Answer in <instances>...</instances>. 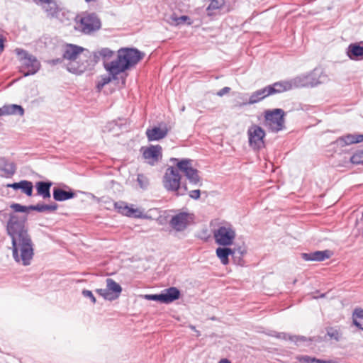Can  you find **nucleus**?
I'll list each match as a JSON object with an SVG mask.
<instances>
[{
	"instance_id": "nucleus-1",
	"label": "nucleus",
	"mask_w": 363,
	"mask_h": 363,
	"mask_svg": "<svg viewBox=\"0 0 363 363\" xmlns=\"http://www.w3.org/2000/svg\"><path fill=\"white\" fill-rule=\"evenodd\" d=\"M27 216L11 213L6 223V233L11 240L12 257L19 265H30L34 257V244L26 226Z\"/></svg>"
},
{
	"instance_id": "nucleus-2",
	"label": "nucleus",
	"mask_w": 363,
	"mask_h": 363,
	"mask_svg": "<svg viewBox=\"0 0 363 363\" xmlns=\"http://www.w3.org/2000/svg\"><path fill=\"white\" fill-rule=\"evenodd\" d=\"M144 53L136 48H123L118 50L117 58L104 64L108 74L101 75L96 87L100 91L104 86L113 79L117 75L137 65L144 57Z\"/></svg>"
},
{
	"instance_id": "nucleus-3",
	"label": "nucleus",
	"mask_w": 363,
	"mask_h": 363,
	"mask_svg": "<svg viewBox=\"0 0 363 363\" xmlns=\"http://www.w3.org/2000/svg\"><path fill=\"white\" fill-rule=\"evenodd\" d=\"M89 52L82 47L67 44L63 50V60H67L69 63L67 65V70L72 73L80 74L84 72L91 63L89 61Z\"/></svg>"
},
{
	"instance_id": "nucleus-4",
	"label": "nucleus",
	"mask_w": 363,
	"mask_h": 363,
	"mask_svg": "<svg viewBox=\"0 0 363 363\" xmlns=\"http://www.w3.org/2000/svg\"><path fill=\"white\" fill-rule=\"evenodd\" d=\"M295 88L314 87L329 81L328 76L321 68H315L312 72L294 77Z\"/></svg>"
},
{
	"instance_id": "nucleus-5",
	"label": "nucleus",
	"mask_w": 363,
	"mask_h": 363,
	"mask_svg": "<svg viewBox=\"0 0 363 363\" xmlns=\"http://www.w3.org/2000/svg\"><path fill=\"white\" fill-rule=\"evenodd\" d=\"M163 186L167 191L174 192L177 196H184L188 189L186 184L181 185V175L178 168L169 167L163 177Z\"/></svg>"
},
{
	"instance_id": "nucleus-6",
	"label": "nucleus",
	"mask_w": 363,
	"mask_h": 363,
	"mask_svg": "<svg viewBox=\"0 0 363 363\" xmlns=\"http://www.w3.org/2000/svg\"><path fill=\"white\" fill-rule=\"evenodd\" d=\"M16 53L20 60L19 70L23 76L35 74L40 69V63L35 56L20 49H16Z\"/></svg>"
},
{
	"instance_id": "nucleus-7",
	"label": "nucleus",
	"mask_w": 363,
	"mask_h": 363,
	"mask_svg": "<svg viewBox=\"0 0 363 363\" xmlns=\"http://www.w3.org/2000/svg\"><path fill=\"white\" fill-rule=\"evenodd\" d=\"M236 237L235 228L229 223L219 225L213 230V238L216 244L221 246L233 245Z\"/></svg>"
},
{
	"instance_id": "nucleus-8",
	"label": "nucleus",
	"mask_w": 363,
	"mask_h": 363,
	"mask_svg": "<svg viewBox=\"0 0 363 363\" xmlns=\"http://www.w3.org/2000/svg\"><path fill=\"white\" fill-rule=\"evenodd\" d=\"M284 111L281 108L265 111V125L274 133L281 130L284 127Z\"/></svg>"
},
{
	"instance_id": "nucleus-9",
	"label": "nucleus",
	"mask_w": 363,
	"mask_h": 363,
	"mask_svg": "<svg viewBox=\"0 0 363 363\" xmlns=\"http://www.w3.org/2000/svg\"><path fill=\"white\" fill-rule=\"evenodd\" d=\"M170 160L176 162L177 167L184 174L189 183L194 185H197L200 183L201 178L199 175V172L196 169L193 168L191 160L182 159L179 160L177 158H172Z\"/></svg>"
},
{
	"instance_id": "nucleus-10",
	"label": "nucleus",
	"mask_w": 363,
	"mask_h": 363,
	"mask_svg": "<svg viewBox=\"0 0 363 363\" xmlns=\"http://www.w3.org/2000/svg\"><path fill=\"white\" fill-rule=\"evenodd\" d=\"M101 23L95 13H86L81 18L79 29L84 34H90L101 28Z\"/></svg>"
},
{
	"instance_id": "nucleus-11",
	"label": "nucleus",
	"mask_w": 363,
	"mask_h": 363,
	"mask_svg": "<svg viewBox=\"0 0 363 363\" xmlns=\"http://www.w3.org/2000/svg\"><path fill=\"white\" fill-rule=\"evenodd\" d=\"M114 207L117 211L123 216L133 218H147L143 208L135 207V205H128L124 201H118L114 203Z\"/></svg>"
},
{
	"instance_id": "nucleus-12",
	"label": "nucleus",
	"mask_w": 363,
	"mask_h": 363,
	"mask_svg": "<svg viewBox=\"0 0 363 363\" xmlns=\"http://www.w3.org/2000/svg\"><path fill=\"white\" fill-rule=\"evenodd\" d=\"M249 145L253 149L259 150L264 147V130L257 125H252L247 130Z\"/></svg>"
},
{
	"instance_id": "nucleus-13",
	"label": "nucleus",
	"mask_w": 363,
	"mask_h": 363,
	"mask_svg": "<svg viewBox=\"0 0 363 363\" xmlns=\"http://www.w3.org/2000/svg\"><path fill=\"white\" fill-rule=\"evenodd\" d=\"M122 291L121 286L113 279H106V288L98 289L96 292L106 300L113 301L118 298Z\"/></svg>"
},
{
	"instance_id": "nucleus-14",
	"label": "nucleus",
	"mask_w": 363,
	"mask_h": 363,
	"mask_svg": "<svg viewBox=\"0 0 363 363\" xmlns=\"http://www.w3.org/2000/svg\"><path fill=\"white\" fill-rule=\"evenodd\" d=\"M143 156L150 164L154 165L162 157V147L159 145H150L144 150Z\"/></svg>"
},
{
	"instance_id": "nucleus-15",
	"label": "nucleus",
	"mask_w": 363,
	"mask_h": 363,
	"mask_svg": "<svg viewBox=\"0 0 363 363\" xmlns=\"http://www.w3.org/2000/svg\"><path fill=\"white\" fill-rule=\"evenodd\" d=\"M188 213L182 212L172 217L169 225L177 231L184 230L188 224Z\"/></svg>"
},
{
	"instance_id": "nucleus-16",
	"label": "nucleus",
	"mask_w": 363,
	"mask_h": 363,
	"mask_svg": "<svg viewBox=\"0 0 363 363\" xmlns=\"http://www.w3.org/2000/svg\"><path fill=\"white\" fill-rule=\"evenodd\" d=\"M294 79L289 80L281 81L274 83L272 85L267 86V88L270 91V95L276 93H281L283 91H289L295 88L294 84Z\"/></svg>"
},
{
	"instance_id": "nucleus-17",
	"label": "nucleus",
	"mask_w": 363,
	"mask_h": 363,
	"mask_svg": "<svg viewBox=\"0 0 363 363\" xmlns=\"http://www.w3.org/2000/svg\"><path fill=\"white\" fill-rule=\"evenodd\" d=\"M332 255V252L328 250L323 251H314L308 253H302L301 257L305 261L322 262L329 259Z\"/></svg>"
},
{
	"instance_id": "nucleus-18",
	"label": "nucleus",
	"mask_w": 363,
	"mask_h": 363,
	"mask_svg": "<svg viewBox=\"0 0 363 363\" xmlns=\"http://www.w3.org/2000/svg\"><path fill=\"white\" fill-rule=\"evenodd\" d=\"M113 55V52L107 48H104L99 50L96 52H93L92 54L89 52V61L91 63L90 67L94 66L96 63H97L100 59L108 60L111 58Z\"/></svg>"
},
{
	"instance_id": "nucleus-19",
	"label": "nucleus",
	"mask_w": 363,
	"mask_h": 363,
	"mask_svg": "<svg viewBox=\"0 0 363 363\" xmlns=\"http://www.w3.org/2000/svg\"><path fill=\"white\" fill-rule=\"evenodd\" d=\"M216 254L220 262L224 265L228 264L230 255L233 257L234 262H236V252L231 248L227 247V246L218 247L216 250Z\"/></svg>"
},
{
	"instance_id": "nucleus-20",
	"label": "nucleus",
	"mask_w": 363,
	"mask_h": 363,
	"mask_svg": "<svg viewBox=\"0 0 363 363\" xmlns=\"http://www.w3.org/2000/svg\"><path fill=\"white\" fill-rule=\"evenodd\" d=\"M168 129L166 126L164 128L153 127L152 128H147L145 134L149 141L160 140L167 136Z\"/></svg>"
},
{
	"instance_id": "nucleus-21",
	"label": "nucleus",
	"mask_w": 363,
	"mask_h": 363,
	"mask_svg": "<svg viewBox=\"0 0 363 363\" xmlns=\"http://www.w3.org/2000/svg\"><path fill=\"white\" fill-rule=\"evenodd\" d=\"M6 186L14 190L21 189L28 196H31L33 194V185L30 181L21 180L19 182L9 184Z\"/></svg>"
},
{
	"instance_id": "nucleus-22",
	"label": "nucleus",
	"mask_w": 363,
	"mask_h": 363,
	"mask_svg": "<svg viewBox=\"0 0 363 363\" xmlns=\"http://www.w3.org/2000/svg\"><path fill=\"white\" fill-rule=\"evenodd\" d=\"M52 183L51 182H44L40 181L35 183V189L37 190V194L42 196L44 199H50L51 196L50 194V187L52 186Z\"/></svg>"
},
{
	"instance_id": "nucleus-23",
	"label": "nucleus",
	"mask_w": 363,
	"mask_h": 363,
	"mask_svg": "<svg viewBox=\"0 0 363 363\" xmlns=\"http://www.w3.org/2000/svg\"><path fill=\"white\" fill-rule=\"evenodd\" d=\"M53 199L57 201H64L74 197L75 194L72 190L66 191L59 187H55L52 190Z\"/></svg>"
},
{
	"instance_id": "nucleus-24",
	"label": "nucleus",
	"mask_w": 363,
	"mask_h": 363,
	"mask_svg": "<svg viewBox=\"0 0 363 363\" xmlns=\"http://www.w3.org/2000/svg\"><path fill=\"white\" fill-rule=\"evenodd\" d=\"M163 303H170L180 297V291L176 287H169L162 292Z\"/></svg>"
},
{
	"instance_id": "nucleus-25",
	"label": "nucleus",
	"mask_w": 363,
	"mask_h": 363,
	"mask_svg": "<svg viewBox=\"0 0 363 363\" xmlns=\"http://www.w3.org/2000/svg\"><path fill=\"white\" fill-rule=\"evenodd\" d=\"M1 116L4 115H19L21 116L24 115L23 108L17 104L4 105L0 108Z\"/></svg>"
},
{
	"instance_id": "nucleus-26",
	"label": "nucleus",
	"mask_w": 363,
	"mask_h": 363,
	"mask_svg": "<svg viewBox=\"0 0 363 363\" xmlns=\"http://www.w3.org/2000/svg\"><path fill=\"white\" fill-rule=\"evenodd\" d=\"M347 54L351 60H358L362 59L363 47L357 43L350 44L347 48Z\"/></svg>"
},
{
	"instance_id": "nucleus-27",
	"label": "nucleus",
	"mask_w": 363,
	"mask_h": 363,
	"mask_svg": "<svg viewBox=\"0 0 363 363\" xmlns=\"http://www.w3.org/2000/svg\"><path fill=\"white\" fill-rule=\"evenodd\" d=\"M36 4H43V9L48 16H55L58 12V6L55 1L52 0H35Z\"/></svg>"
},
{
	"instance_id": "nucleus-28",
	"label": "nucleus",
	"mask_w": 363,
	"mask_h": 363,
	"mask_svg": "<svg viewBox=\"0 0 363 363\" xmlns=\"http://www.w3.org/2000/svg\"><path fill=\"white\" fill-rule=\"evenodd\" d=\"M270 95V91H268L267 86L259 89L255 92H253L250 96L249 101L247 103H245L244 104H254L264 99L265 97Z\"/></svg>"
},
{
	"instance_id": "nucleus-29",
	"label": "nucleus",
	"mask_w": 363,
	"mask_h": 363,
	"mask_svg": "<svg viewBox=\"0 0 363 363\" xmlns=\"http://www.w3.org/2000/svg\"><path fill=\"white\" fill-rule=\"evenodd\" d=\"M16 165L13 162L9 161L5 157H0V170L7 176H12L16 172Z\"/></svg>"
},
{
	"instance_id": "nucleus-30",
	"label": "nucleus",
	"mask_w": 363,
	"mask_h": 363,
	"mask_svg": "<svg viewBox=\"0 0 363 363\" xmlns=\"http://www.w3.org/2000/svg\"><path fill=\"white\" fill-rule=\"evenodd\" d=\"M352 319L354 325L363 330V309L356 308L354 311Z\"/></svg>"
},
{
	"instance_id": "nucleus-31",
	"label": "nucleus",
	"mask_w": 363,
	"mask_h": 363,
	"mask_svg": "<svg viewBox=\"0 0 363 363\" xmlns=\"http://www.w3.org/2000/svg\"><path fill=\"white\" fill-rule=\"evenodd\" d=\"M225 4V0H211V2L207 7L208 14L211 15V11L219 9Z\"/></svg>"
},
{
	"instance_id": "nucleus-32",
	"label": "nucleus",
	"mask_w": 363,
	"mask_h": 363,
	"mask_svg": "<svg viewBox=\"0 0 363 363\" xmlns=\"http://www.w3.org/2000/svg\"><path fill=\"white\" fill-rule=\"evenodd\" d=\"M171 18L174 22V23L176 25L184 24V23H186L187 25H191L192 23L191 18L187 16H181L179 17H177V16L173 15L171 17Z\"/></svg>"
},
{
	"instance_id": "nucleus-33",
	"label": "nucleus",
	"mask_w": 363,
	"mask_h": 363,
	"mask_svg": "<svg viewBox=\"0 0 363 363\" xmlns=\"http://www.w3.org/2000/svg\"><path fill=\"white\" fill-rule=\"evenodd\" d=\"M350 162L354 164H363V150L357 151L350 157Z\"/></svg>"
},
{
	"instance_id": "nucleus-34",
	"label": "nucleus",
	"mask_w": 363,
	"mask_h": 363,
	"mask_svg": "<svg viewBox=\"0 0 363 363\" xmlns=\"http://www.w3.org/2000/svg\"><path fill=\"white\" fill-rule=\"evenodd\" d=\"M10 208L13 209L16 213H28L29 212V206H23L20 203H13L11 204Z\"/></svg>"
},
{
	"instance_id": "nucleus-35",
	"label": "nucleus",
	"mask_w": 363,
	"mask_h": 363,
	"mask_svg": "<svg viewBox=\"0 0 363 363\" xmlns=\"http://www.w3.org/2000/svg\"><path fill=\"white\" fill-rule=\"evenodd\" d=\"M327 335L331 338L336 341H339L341 339V333L340 331L334 328H330L327 330Z\"/></svg>"
},
{
	"instance_id": "nucleus-36",
	"label": "nucleus",
	"mask_w": 363,
	"mask_h": 363,
	"mask_svg": "<svg viewBox=\"0 0 363 363\" xmlns=\"http://www.w3.org/2000/svg\"><path fill=\"white\" fill-rule=\"evenodd\" d=\"M287 336H288V335L286 333H280V334H279V335L277 337L279 338L286 339ZM289 338L290 340H291L292 342H294L296 343H297L299 341H306V337L304 336H296V335L289 336Z\"/></svg>"
},
{
	"instance_id": "nucleus-37",
	"label": "nucleus",
	"mask_w": 363,
	"mask_h": 363,
	"mask_svg": "<svg viewBox=\"0 0 363 363\" xmlns=\"http://www.w3.org/2000/svg\"><path fill=\"white\" fill-rule=\"evenodd\" d=\"M339 141L343 142L345 145H352L355 143V135L354 134H347L344 135L338 139Z\"/></svg>"
},
{
	"instance_id": "nucleus-38",
	"label": "nucleus",
	"mask_w": 363,
	"mask_h": 363,
	"mask_svg": "<svg viewBox=\"0 0 363 363\" xmlns=\"http://www.w3.org/2000/svg\"><path fill=\"white\" fill-rule=\"evenodd\" d=\"M137 182L142 189H146L149 185L147 177L143 174H138Z\"/></svg>"
},
{
	"instance_id": "nucleus-39",
	"label": "nucleus",
	"mask_w": 363,
	"mask_h": 363,
	"mask_svg": "<svg viewBox=\"0 0 363 363\" xmlns=\"http://www.w3.org/2000/svg\"><path fill=\"white\" fill-rule=\"evenodd\" d=\"M296 359L300 363H315L316 358L308 355H299L296 357Z\"/></svg>"
},
{
	"instance_id": "nucleus-40",
	"label": "nucleus",
	"mask_w": 363,
	"mask_h": 363,
	"mask_svg": "<svg viewBox=\"0 0 363 363\" xmlns=\"http://www.w3.org/2000/svg\"><path fill=\"white\" fill-rule=\"evenodd\" d=\"M145 298L149 301H155L160 303H163L162 294H147L145 296Z\"/></svg>"
},
{
	"instance_id": "nucleus-41",
	"label": "nucleus",
	"mask_w": 363,
	"mask_h": 363,
	"mask_svg": "<svg viewBox=\"0 0 363 363\" xmlns=\"http://www.w3.org/2000/svg\"><path fill=\"white\" fill-rule=\"evenodd\" d=\"M36 211L38 212L46 211V204L30 205L29 206V211Z\"/></svg>"
},
{
	"instance_id": "nucleus-42",
	"label": "nucleus",
	"mask_w": 363,
	"mask_h": 363,
	"mask_svg": "<svg viewBox=\"0 0 363 363\" xmlns=\"http://www.w3.org/2000/svg\"><path fill=\"white\" fill-rule=\"evenodd\" d=\"M82 293L84 297L89 298L93 303H96V298L94 297L93 293L91 291L84 289L82 291Z\"/></svg>"
},
{
	"instance_id": "nucleus-43",
	"label": "nucleus",
	"mask_w": 363,
	"mask_h": 363,
	"mask_svg": "<svg viewBox=\"0 0 363 363\" xmlns=\"http://www.w3.org/2000/svg\"><path fill=\"white\" fill-rule=\"evenodd\" d=\"M189 196L193 199H199L200 198L201 191L199 189L192 190L189 192Z\"/></svg>"
},
{
	"instance_id": "nucleus-44",
	"label": "nucleus",
	"mask_w": 363,
	"mask_h": 363,
	"mask_svg": "<svg viewBox=\"0 0 363 363\" xmlns=\"http://www.w3.org/2000/svg\"><path fill=\"white\" fill-rule=\"evenodd\" d=\"M230 91V87H228V86H225L223 89H221L220 90H219L218 92H217V95L218 96H223V95L229 93V91Z\"/></svg>"
},
{
	"instance_id": "nucleus-45",
	"label": "nucleus",
	"mask_w": 363,
	"mask_h": 363,
	"mask_svg": "<svg viewBox=\"0 0 363 363\" xmlns=\"http://www.w3.org/2000/svg\"><path fill=\"white\" fill-rule=\"evenodd\" d=\"M58 208V205L56 203H53L51 204H46V211H54L57 210Z\"/></svg>"
},
{
	"instance_id": "nucleus-46",
	"label": "nucleus",
	"mask_w": 363,
	"mask_h": 363,
	"mask_svg": "<svg viewBox=\"0 0 363 363\" xmlns=\"http://www.w3.org/2000/svg\"><path fill=\"white\" fill-rule=\"evenodd\" d=\"M233 250L236 252V255H240V258L242 257V256L246 253V250L241 247Z\"/></svg>"
},
{
	"instance_id": "nucleus-47",
	"label": "nucleus",
	"mask_w": 363,
	"mask_h": 363,
	"mask_svg": "<svg viewBox=\"0 0 363 363\" xmlns=\"http://www.w3.org/2000/svg\"><path fill=\"white\" fill-rule=\"evenodd\" d=\"M355 135V143L363 142V134H354Z\"/></svg>"
},
{
	"instance_id": "nucleus-48",
	"label": "nucleus",
	"mask_w": 363,
	"mask_h": 363,
	"mask_svg": "<svg viewBox=\"0 0 363 363\" xmlns=\"http://www.w3.org/2000/svg\"><path fill=\"white\" fill-rule=\"evenodd\" d=\"M315 363H337V362L334 360H323L316 358Z\"/></svg>"
},
{
	"instance_id": "nucleus-49",
	"label": "nucleus",
	"mask_w": 363,
	"mask_h": 363,
	"mask_svg": "<svg viewBox=\"0 0 363 363\" xmlns=\"http://www.w3.org/2000/svg\"><path fill=\"white\" fill-rule=\"evenodd\" d=\"M63 60V58L61 59V58H57V59H53L51 60V63L52 65H57V64H59V63H61Z\"/></svg>"
},
{
	"instance_id": "nucleus-50",
	"label": "nucleus",
	"mask_w": 363,
	"mask_h": 363,
	"mask_svg": "<svg viewBox=\"0 0 363 363\" xmlns=\"http://www.w3.org/2000/svg\"><path fill=\"white\" fill-rule=\"evenodd\" d=\"M237 264L243 265L242 257L240 258V255H237L236 262H235Z\"/></svg>"
},
{
	"instance_id": "nucleus-51",
	"label": "nucleus",
	"mask_w": 363,
	"mask_h": 363,
	"mask_svg": "<svg viewBox=\"0 0 363 363\" xmlns=\"http://www.w3.org/2000/svg\"><path fill=\"white\" fill-rule=\"evenodd\" d=\"M4 50V43L1 35H0V52H2Z\"/></svg>"
},
{
	"instance_id": "nucleus-52",
	"label": "nucleus",
	"mask_w": 363,
	"mask_h": 363,
	"mask_svg": "<svg viewBox=\"0 0 363 363\" xmlns=\"http://www.w3.org/2000/svg\"><path fill=\"white\" fill-rule=\"evenodd\" d=\"M219 363H230V362L227 359H222L220 360Z\"/></svg>"
},
{
	"instance_id": "nucleus-53",
	"label": "nucleus",
	"mask_w": 363,
	"mask_h": 363,
	"mask_svg": "<svg viewBox=\"0 0 363 363\" xmlns=\"http://www.w3.org/2000/svg\"><path fill=\"white\" fill-rule=\"evenodd\" d=\"M86 3H90L91 1H96V0H84Z\"/></svg>"
},
{
	"instance_id": "nucleus-54",
	"label": "nucleus",
	"mask_w": 363,
	"mask_h": 363,
	"mask_svg": "<svg viewBox=\"0 0 363 363\" xmlns=\"http://www.w3.org/2000/svg\"><path fill=\"white\" fill-rule=\"evenodd\" d=\"M189 327H190V328H191V330H196V328H195V326H194V325H190Z\"/></svg>"
}]
</instances>
